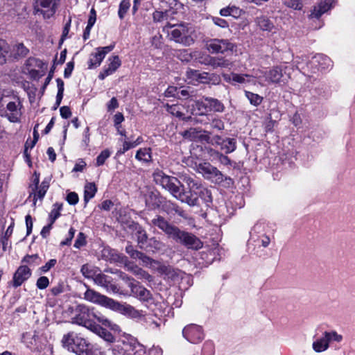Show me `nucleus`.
<instances>
[{"label":"nucleus","mask_w":355,"mask_h":355,"mask_svg":"<svg viewBox=\"0 0 355 355\" xmlns=\"http://www.w3.org/2000/svg\"><path fill=\"white\" fill-rule=\"evenodd\" d=\"M151 225L158 227L164 232L168 238L172 239L173 236L178 230V227L171 224L167 220L160 215H156L151 220Z\"/></svg>","instance_id":"16"},{"label":"nucleus","mask_w":355,"mask_h":355,"mask_svg":"<svg viewBox=\"0 0 355 355\" xmlns=\"http://www.w3.org/2000/svg\"><path fill=\"white\" fill-rule=\"evenodd\" d=\"M257 24L259 28L263 31H270L273 28V24L270 19L265 17H261L257 19Z\"/></svg>","instance_id":"43"},{"label":"nucleus","mask_w":355,"mask_h":355,"mask_svg":"<svg viewBox=\"0 0 355 355\" xmlns=\"http://www.w3.org/2000/svg\"><path fill=\"white\" fill-rule=\"evenodd\" d=\"M104 58V54L101 53L98 48H96V52L91 53L89 55L88 68L93 69L100 66Z\"/></svg>","instance_id":"28"},{"label":"nucleus","mask_w":355,"mask_h":355,"mask_svg":"<svg viewBox=\"0 0 355 355\" xmlns=\"http://www.w3.org/2000/svg\"><path fill=\"white\" fill-rule=\"evenodd\" d=\"M96 12L94 9L92 8L90 11V15L87 21V25L83 33V37L84 40H87L89 37L91 29L96 22Z\"/></svg>","instance_id":"35"},{"label":"nucleus","mask_w":355,"mask_h":355,"mask_svg":"<svg viewBox=\"0 0 355 355\" xmlns=\"http://www.w3.org/2000/svg\"><path fill=\"white\" fill-rule=\"evenodd\" d=\"M21 262L26 263L28 264H34L35 266H38L41 263L42 260L38 256V254H33V255H26L25 256L22 260Z\"/></svg>","instance_id":"50"},{"label":"nucleus","mask_w":355,"mask_h":355,"mask_svg":"<svg viewBox=\"0 0 355 355\" xmlns=\"http://www.w3.org/2000/svg\"><path fill=\"white\" fill-rule=\"evenodd\" d=\"M31 270L25 265L20 266L15 272L12 280V285L14 288L20 286L24 282L31 276Z\"/></svg>","instance_id":"18"},{"label":"nucleus","mask_w":355,"mask_h":355,"mask_svg":"<svg viewBox=\"0 0 355 355\" xmlns=\"http://www.w3.org/2000/svg\"><path fill=\"white\" fill-rule=\"evenodd\" d=\"M110 63L105 67L103 70L99 73L98 78L104 80L107 76L112 74L121 66V60L118 55L112 56L109 58Z\"/></svg>","instance_id":"20"},{"label":"nucleus","mask_w":355,"mask_h":355,"mask_svg":"<svg viewBox=\"0 0 355 355\" xmlns=\"http://www.w3.org/2000/svg\"><path fill=\"white\" fill-rule=\"evenodd\" d=\"M111 153L108 149L103 150L96 157V166H100L104 164L105 160L110 156Z\"/></svg>","instance_id":"55"},{"label":"nucleus","mask_w":355,"mask_h":355,"mask_svg":"<svg viewBox=\"0 0 355 355\" xmlns=\"http://www.w3.org/2000/svg\"><path fill=\"white\" fill-rule=\"evenodd\" d=\"M40 175L36 172L34 173L32 183L29 186L30 191L28 198L33 196V205L35 206L37 199L42 200L46 195L49 188V182L44 180L42 182L40 185Z\"/></svg>","instance_id":"9"},{"label":"nucleus","mask_w":355,"mask_h":355,"mask_svg":"<svg viewBox=\"0 0 355 355\" xmlns=\"http://www.w3.org/2000/svg\"><path fill=\"white\" fill-rule=\"evenodd\" d=\"M332 0H324L314 6L311 11L309 17L319 19L324 13L331 9Z\"/></svg>","instance_id":"22"},{"label":"nucleus","mask_w":355,"mask_h":355,"mask_svg":"<svg viewBox=\"0 0 355 355\" xmlns=\"http://www.w3.org/2000/svg\"><path fill=\"white\" fill-rule=\"evenodd\" d=\"M153 19L155 22H161L167 19V12L159 10H155L153 13Z\"/></svg>","instance_id":"62"},{"label":"nucleus","mask_w":355,"mask_h":355,"mask_svg":"<svg viewBox=\"0 0 355 355\" xmlns=\"http://www.w3.org/2000/svg\"><path fill=\"white\" fill-rule=\"evenodd\" d=\"M80 272L85 278L92 279L93 281H94L95 277L98 276L96 268L88 264L83 265L81 267Z\"/></svg>","instance_id":"37"},{"label":"nucleus","mask_w":355,"mask_h":355,"mask_svg":"<svg viewBox=\"0 0 355 355\" xmlns=\"http://www.w3.org/2000/svg\"><path fill=\"white\" fill-rule=\"evenodd\" d=\"M94 282L98 286L104 288L107 292L121 293L119 288L112 282V278L110 276L98 273V276L95 277Z\"/></svg>","instance_id":"17"},{"label":"nucleus","mask_w":355,"mask_h":355,"mask_svg":"<svg viewBox=\"0 0 355 355\" xmlns=\"http://www.w3.org/2000/svg\"><path fill=\"white\" fill-rule=\"evenodd\" d=\"M170 40L181 44L185 46L192 45L195 42V30L189 24H171L167 23L163 27Z\"/></svg>","instance_id":"1"},{"label":"nucleus","mask_w":355,"mask_h":355,"mask_svg":"<svg viewBox=\"0 0 355 355\" xmlns=\"http://www.w3.org/2000/svg\"><path fill=\"white\" fill-rule=\"evenodd\" d=\"M162 210L167 214H178L183 218H187V213L178 205L171 201H165L162 205Z\"/></svg>","instance_id":"21"},{"label":"nucleus","mask_w":355,"mask_h":355,"mask_svg":"<svg viewBox=\"0 0 355 355\" xmlns=\"http://www.w3.org/2000/svg\"><path fill=\"white\" fill-rule=\"evenodd\" d=\"M62 343L69 351L77 355H97V349L94 346L74 332L64 335Z\"/></svg>","instance_id":"3"},{"label":"nucleus","mask_w":355,"mask_h":355,"mask_svg":"<svg viewBox=\"0 0 355 355\" xmlns=\"http://www.w3.org/2000/svg\"><path fill=\"white\" fill-rule=\"evenodd\" d=\"M266 80L271 83H280L283 77L280 67H274L265 73Z\"/></svg>","instance_id":"24"},{"label":"nucleus","mask_w":355,"mask_h":355,"mask_svg":"<svg viewBox=\"0 0 355 355\" xmlns=\"http://www.w3.org/2000/svg\"><path fill=\"white\" fill-rule=\"evenodd\" d=\"M85 245H86V237L83 232H80L78 235L77 239L75 241L73 246L76 248L79 249Z\"/></svg>","instance_id":"64"},{"label":"nucleus","mask_w":355,"mask_h":355,"mask_svg":"<svg viewBox=\"0 0 355 355\" xmlns=\"http://www.w3.org/2000/svg\"><path fill=\"white\" fill-rule=\"evenodd\" d=\"M250 76L247 74H238V73H232V80L233 82L238 83H244L245 82H249V78Z\"/></svg>","instance_id":"56"},{"label":"nucleus","mask_w":355,"mask_h":355,"mask_svg":"<svg viewBox=\"0 0 355 355\" xmlns=\"http://www.w3.org/2000/svg\"><path fill=\"white\" fill-rule=\"evenodd\" d=\"M148 246L157 251L162 250L164 248V244L155 237L148 239Z\"/></svg>","instance_id":"51"},{"label":"nucleus","mask_w":355,"mask_h":355,"mask_svg":"<svg viewBox=\"0 0 355 355\" xmlns=\"http://www.w3.org/2000/svg\"><path fill=\"white\" fill-rule=\"evenodd\" d=\"M97 191V188L94 183H88L85 187L84 200L87 202L90 199L94 197Z\"/></svg>","instance_id":"38"},{"label":"nucleus","mask_w":355,"mask_h":355,"mask_svg":"<svg viewBox=\"0 0 355 355\" xmlns=\"http://www.w3.org/2000/svg\"><path fill=\"white\" fill-rule=\"evenodd\" d=\"M183 107L179 105H166V110L176 117L182 119L183 121H188L190 120L191 116H185L182 112Z\"/></svg>","instance_id":"30"},{"label":"nucleus","mask_w":355,"mask_h":355,"mask_svg":"<svg viewBox=\"0 0 355 355\" xmlns=\"http://www.w3.org/2000/svg\"><path fill=\"white\" fill-rule=\"evenodd\" d=\"M243 11L239 7L236 6L229 5L228 6L220 9L219 13L223 17H229L231 16L234 18H239Z\"/></svg>","instance_id":"29"},{"label":"nucleus","mask_w":355,"mask_h":355,"mask_svg":"<svg viewBox=\"0 0 355 355\" xmlns=\"http://www.w3.org/2000/svg\"><path fill=\"white\" fill-rule=\"evenodd\" d=\"M207 49L211 53H225L233 51L234 45L228 40L211 39L207 42Z\"/></svg>","instance_id":"11"},{"label":"nucleus","mask_w":355,"mask_h":355,"mask_svg":"<svg viewBox=\"0 0 355 355\" xmlns=\"http://www.w3.org/2000/svg\"><path fill=\"white\" fill-rule=\"evenodd\" d=\"M135 158L144 163H150L152 161V153L150 148H140L137 151Z\"/></svg>","instance_id":"31"},{"label":"nucleus","mask_w":355,"mask_h":355,"mask_svg":"<svg viewBox=\"0 0 355 355\" xmlns=\"http://www.w3.org/2000/svg\"><path fill=\"white\" fill-rule=\"evenodd\" d=\"M208 63L213 68L222 67V68H230L232 63L223 58L213 57L208 58Z\"/></svg>","instance_id":"32"},{"label":"nucleus","mask_w":355,"mask_h":355,"mask_svg":"<svg viewBox=\"0 0 355 355\" xmlns=\"http://www.w3.org/2000/svg\"><path fill=\"white\" fill-rule=\"evenodd\" d=\"M329 343L327 336L323 334L322 337L317 339L313 343V349L316 352H322L329 348Z\"/></svg>","instance_id":"33"},{"label":"nucleus","mask_w":355,"mask_h":355,"mask_svg":"<svg viewBox=\"0 0 355 355\" xmlns=\"http://www.w3.org/2000/svg\"><path fill=\"white\" fill-rule=\"evenodd\" d=\"M196 171L203 178L216 184H220L225 182L227 186L233 184V180L230 177L225 176L216 166L209 162H202L196 164Z\"/></svg>","instance_id":"5"},{"label":"nucleus","mask_w":355,"mask_h":355,"mask_svg":"<svg viewBox=\"0 0 355 355\" xmlns=\"http://www.w3.org/2000/svg\"><path fill=\"white\" fill-rule=\"evenodd\" d=\"M284 3L286 6L298 10H301L303 7L302 0H287Z\"/></svg>","instance_id":"59"},{"label":"nucleus","mask_w":355,"mask_h":355,"mask_svg":"<svg viewBox=\"0 0 355 355\" xmlns=\"http://www.w3.org/2000/svg\"><path fill=\"white\" fill-rule=\"evenodd\" d=\"M141 261L142 263L145 266H151L153 263H155V261L151 259L150 257H148L143 252H140L139 254L138 255V257L137 258Z\"/></svg>","instance_id":"60"},{"label":"nucleus","mask_w":355,"mask_h":355,"mask_svg":"<svg viewBox=\"0 0 355 355\" xmlns=\"http://www.w3.org/2000/svg\"><path fill=\"white\" fill-rule=\"evenodd\" d=\"M60 4V0H35L34 11L43 15L44 19L53 17Z\"/></svg>","instance_id":"10"},{"label":"nucleus","mask_w":355,"mask_h":355,"mask_svg":"<svg viewBox=\"0 0 355 355\" xmlns=\"http://www.w3.org/2000/svg\"><path fill=\"white\" fill-rule=\"evenodd\" d=\"M137 232V242L141 248H144V246L148 243V236L146 231L142 229L140 226L138 227V228H136Z\"/></svg>","instance_id":"39"},{"label":"nucleus","mask_w":355,"mask_h":355,"mask_svg":"<svg viewBox=\"0 0 355 355\" xmlns=\"http://www.w3.org/2000/svg\"><path fill=\"white\" fill-rule=\"evenodd\" d=\"M245 96L250 101V104L254 106H259L263 101V97L257 94L249 91H245Z\"/></svg>","instance_id":"40"},{"label":"nucleus","mask_w":355,"mask_h":355,"mask_svg":"<svg viewBox=\"0 0 355 355\" xmlns=\"http://www.w3.org/2000/svg\"><path fill=\"white\" fill-rule=\"evenodd\" d=\"M210 122L207 123L209 128L212 130L221 131L225 128V123L221 119L218 117H212L209 119Z\"/></svg>","instance_id":"41"},{"label":"nucleus","mask_w":355,"mask_h":355,"mask_svg":"<svg viewBox=\"0 0 355 355\" xmlns=\"http://www.w3.org/2000/svg\"><path fill=\"white\" fill-rule=\"evenodd\" d=\"M49 285V280L47 277L42 276L39 277L36 282V286L37 288L40 290L45 289Z\"/></svg>","instance_id":"63"},{"label":"nucleus","mask_w":355,"mask_h":355,"mask_svg":"<svg viewBox=\"0 0 355 355\" xmlns=\"http://www.w3.org/2000/svg\"><path fill=\"white\" fill-rule=\"evenodd\" d=\"M84 299L90 302L97 304L109 309H110V306L114 300L113 299L102 295L100 293L89 288L84 293Z\"/></svg>","instance_id":"13"},{"label":"nucleus","mask_w":355,"mask_h":355,"mask_svg":"<svg viewBox=\"0 0 355 355\" xmlns=\"http://www.w3.org/2000/svg\"><path fill=\"white\" fill-rule=\"evenodd\" d=\"M91 331L98 335L101 338L109 343H113L115 340L112 334L103 328L99 324H96L92 329Z\"/></svg>","instance_id":"26"},{"label":"nucleus","mask_w":355,"mask_h":355,"mask_svg":"<svg viewBox=\"0 0 355 355\" xmlns=\"http://www.w3.org/2000/svg\"><path fill=\"white\" fill-rule=\"evenodd\" d=\"M182 335L191 343H198L204 339V332L202 327L195 324L186 326L182 330Z\"/></svg>","instance_id":"12"},{"label":"nucleus","mask_w":355,"mask_h":355,"mask_svg":"<svg viewBox=\"0 0 355 355\" xmlns=\"http://www.w3.org/2000/svg\"><path fill=\"white\" fill-rule=\"evenodd\" d=\"M130 289L133 295L139 300L146 303V306L153 303L154 300L150 291L140 285L138 282L135 286L131 284Z\"/></svg>","instance_id":"19"},{"label":"nucleus","mask_w":355,"mask_h":355,"mask_svg":"<svg viewBox=\"0 0 355 355\" xmlns=\"http://www.w3.org/2000/svg\"><path fill=\"white\" fill-rule=\"evenodd\" d=\"M187 76L188 78L191 79L192 80H196L202 83L208 82L207 73H200L197 70L190 69L187 71Z\"/></svg>","instance_id":"34"},{"label":"nucleus","mask_w":355,"mask_h":355,"mask_svg":"<svg viewBox=\"0 0 355 355\" xmlns=\"http://www.w3.org/2000/svg\"><path fill=\"white\" fill-rule=\"evenodd\" d=\"M177 57L182 62H189L192 60V55L188 49L180 50L177 53Z\"/></svg>","instance_id":"54"},{"label":"nucleus","mask_w":355,"mask_h":355,"mask_svg":"<svg viewBox=\"0 0 355 355\" xmlns=\"http://www.w3.org/2000/svg\"><path fill=\"white\" fill-rule=\"evenodd\" d=\"M125 266L128 271L134 274L138 279H146L148 282L153 281V277L136 264L129 262Z\"/></svg>","instance_id":"23"},{"label":"nucleus","mask_w":355,"mask_h":355,"mask_svg":"<svg viewBox=\"0 0 355 355\" xmlns=\"http://www.w3.org/2000/svg\"><path fill=\"white\" fill-rule=\"evenodd\" d=\"M211 144L219 146L220 150L225 154L233 153L236 149V140L234 138H223L220 135H214L211 139Z\"/></svg>","instance_id":"15"},{"label":"nucleus","mask_w":355,"mask_h":355,"mask_svg":"<svg viewBox=\"0 0 355 355\" xmlns=\"http://www.w3.org/2000/svg\"><path fill=\"white\" fill-rule=\"evenodd\" d=\"M146 205L150 209H155L162 205V198L155 192H150L146 198Z\"/></svg>","instance_id":"25"},{"label":"nucleus","mask_w":355,"mask_h":355,"mask_svg":"<svg viewBox=\"0 0 355 355\" xmlns=\"http://www.w3.org/2000/svg\"><path fill=\"white\" fill-rule=\"evenodd\" d=\"M201 132L200 128H190L183 133V137L190 140H196L198 139L199 133Z\"/></svg>","instance_id":"48"},{"label":"nucleus","mask_w":355,"mask_h":355,"mask_svg":"<svg viewBox=\"0 0 355 355\" xmlns=\"http://www.w3.org/2000/svg\"><path fill=\"white\" fill-rule=\"evenodd\" d=\"M164 271L166 273V275L168 276V278H171L173 280L178 278L180 276V270H175L171 267H165Z\"/></svg>","instance_id":"58"},{"label":"nucleus","mask_w":355,"mask_h":355,"mask_svg":"<svg viewBox=\"0 0 355 355\" xmlns=\"http://www.w3.org/2000/svg\"><path fill=\"white\" fill-rule=\"evenodd\" d=\"M214 344L209 341L205 342L202 349V355H212L214 354Z\"/></svg>","instance_id":"61"},{"label":"nucleus","mask_w":355,"mask_h":355,"mask_svg":"<svg viewBox=\"0 0 355 355\" xmlns=\"http://www.w3.org/2000/svg\"><path fill=\"white\" fill-rule=\"evenodd\" d=\"M95 320L105 326H110V321L103 315L83 304L77 306L75 310V315L71 318L72 323L83 326L87 329H91L96 324Z\"/></svg>","instance_id":"2"},{"label":"nucleus","mask_w":355,"mask_h":355,"mask_svg":"<svg viewBox=\"0 0 355 355\" xmlns=\"http://www.w3.org/2000/svg\"><path fill=\"white\" fill-rule=\"evenodd\" d=\"M172 239L191 250H198L203 245L202 242L194 234L181 230L179 227L173 236Z\"/></svg>","instance_id":"8"},{"label":"nucleus","mask_w":355,"mask_h":355,"mask_svg":"<svg viewBox=\"0 0 355 355\" xmlns=\"http://www.w3.org/2000/svg\"><path fill=\"white\" fill-rule=\"evenodd\" d=\"M26 65L29 67H38L40 69H46V64L41 60L35 58H29L26 60Z\"/></svg>","instance_id":"46"},{"label":"nucleus","mask_w":355,"mask_h":355,"mask_svg":"<svg viewBox=\"0 0 355 355\" xmlns=\"http://www.w3.org/2000/svg\"><path fill=\"white\" fill-rule=\"evenodd\" d=\"M110 309L119 311V313L133 319H139L144 316L141 311L137 310L130 304H121L114 300L110 306Z\"/></svg>","instance_id":"14"},{"label":"nucleus","mask_w":355,"mask_h":355,"mask_svg":"<svg viewBox=\"0 0 355 355\" xmlns=\"http://www.w3.org/2000/svg\"><path fill=\"white\" fill-rule=\"evenodd\" d=\"M10 50L8 44L3 40H0V64L6 62V55Z\"/></svg>","instance_id":"42"},{"label":"nucleus","mask_w":355,"mask_h":355,"mask_svg":"<svg viewBox=\"0 0 355 355\" xmlns=\"http://www.w3.org/2000/svg\"><path fill=\"white\" fill-rule=\"evenodd\" d=\"M211 155H215V157L220 162V163L225 166H231L232 164V162L227 155L217 150H213V153L211 154Z\"/></svg>","instance_id":"49"},{"label":"nucleus","mask_w":355,"mask_h":355,"mask_svg":"<svg viewBox=\"0 0 355 355\" xmlns=\"http://www.w3.org/2000/svg\"><path fill=\"white\" fill-rule=\"evenodd\" d=\"M321 69H327L332 66L330 58L324 55L318 54L314 57Z\"/></svg>","instance_id":"36"},{"label":"nucleus","mask_w":355,"mask_h":355,"mask_svg":"<svg viewBox=\"0 0 355 355\" xmlns=\"http://www.w3.org/2000/svg\"><path fill=\"white\" fill-rule=\"evenodd\" d=\"M130 0H122L119 4L118 15L121 19H123L130 9Z\"/></svg>","instance_id":"45"},{"label":"nucleus","mask_w":355,"mask_h":355,"mask_svg":"<svg viewBox=\"0 0 355 355\" xmlns=\"http://www.w3.org/2000/svg\"><path fill=\"white\" fill-rule=\"evenodd\" d=\"M21 104L18 98H0V116L12 123L19 121Z\"/></svg>","instance_id":"6"},{"label":"nucleus","mask_w":355,"mask_h":355,"mask_svg":"<svg viewBox=\"0 0 355 355\" xmlns=\"http://www.w3.org/2000/svg\"><path fill=\"white\" fill-rule=\"evenodd\" d=\"M15 54L19 57H24L28 53V49L22 43H19L14 46Z\"/></svg>","instance_id":"57"},{"label":"nucleus","mask_w":355,"mask_h":355,"mask_svg":"<svg viewBox=\"0 0 355 355\" xmlns=\"http://www.w3.org/2000/svg\"><path fill=\"white\" fill-rule=\"evenodd\" d=\"M205 101H207V106L209 112H223L225 106L219 100L211 97H205Z\"/></svg>","instance_id":"27"},{"label":"nucleus","mask_w":355,"mask_h":355,"mask_svg":"<svg viewBox=\"0 0 355 355\" xmlns=\"http://www.w3.org/2000/svg\"><path fill=\"white\" fill-rule=\"evenodd\" d=\"M189 193H187L184 191L182 202L187 204L190 207L199 206L200 199L207 207H209L212 203L211 192L207 188L200 184L196 187V189H193Z\"/></svg>","instance_id":"7"},{"label":"nucleus","mask_w":355,"mask_h":355,"mask_svg":"<svg viewBox=\"0 0 355 355\" xmlns=\"http://www.w3.org/2000/svg\"><path fill=\"white\" fill-rule=\"evenodd\" d=\"M183 181L188 186L189 191L186 192L187 193H189L191 191H193V189H196V187H198L200 184L190 176H184L183 178Z\"/></svg>","instance_id":"52"},{"label":"nucleus","mask_w":355,"mask_h":355,"mask_svg":"<svg viewBox=\"0 0 355 355\" xmlns=\"http://www.w3.org/2000/svg\"><path fill=\"white\" fill-rule=\"evenodd\" d=\"M62 204L55 203L53 205V208L49 214V223L52 225L55 223L57 218L60 216V210L62 209Z\"/></svg>","instance_id":"44"},{"label":"nucleus","mask_w":355,"mask_h":355,"mask_svg":"<svg viewBox=\"0 0 355 355\" xmlns=\"http://www.w3.org/2000/svg\"><path fill=\"white\" fill-rule=\"evenodd\" d=\"M324 336H327V338L329 341V343L331 341H336L337 343H340L343 340V336L338 334L336 331H324Z\"/></svg>","instance_id":"53"},{"label":"nucleus","mask_w":355,"mask_h":355,"mask_svg":"<svg viewBox=\"0 0 355 355\" xmlns=\"http://www.w3.org/2000/svg\"><path fill=\"white\" fill-rule=\"evenodd\" d=\"M56 82H57V86H58V93L56 95L55 105L59 106L60 105L62 99L63 98L64 82L60 78H58L56 80Z\"/></svg>","instance_id":"47"},{"label":"nucleus","mask_w":355,"mask_h":355,"mask_svg":"<svg viewBox=\"0 0 355 355\" xmlns=\"http://www.w3.org/2000/svg\"><path fill=\"white\" fill-rule=\"evenodd\" d=\"M153 176L157 184L162 186L168 191L173 197L181 201L184 191V186L177 178L167 175L160 170H156Z\"/></svg>","instance_id":"4"}]
</instances>
